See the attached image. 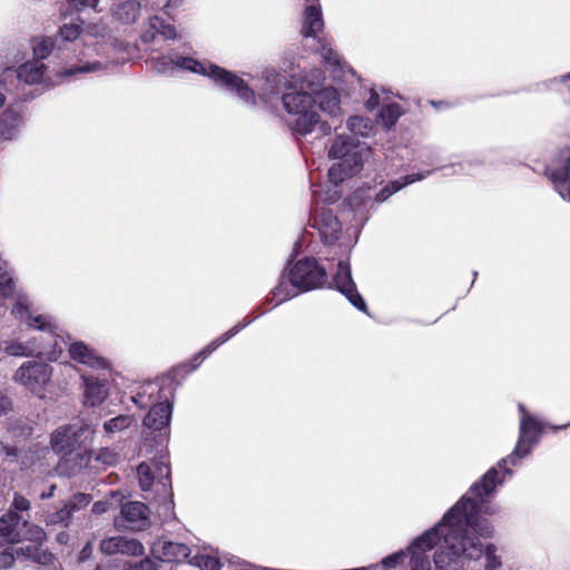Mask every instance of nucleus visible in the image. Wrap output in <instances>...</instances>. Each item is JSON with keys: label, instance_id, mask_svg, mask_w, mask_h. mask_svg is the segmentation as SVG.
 Returning a JSON list of instances; mask_svg holds the SVG:
<instances>
[{"label": "nucleus", "instance_id": "f257e3e1", "mask_svg": "<svg viewBox=\"0 0 570 570\" xmlns=\"http://www.w3.org/2000/svg\"><path fill=\"white\" fill-rule=\"evenodd\" d=\"M492 495L483 493V489L472 492L471 485L434 527L419 535L429 552L435 548L434 570H471L481 558L483 570H502L498 548L492 543L484 546L481 541L493 533V525L482 517L498 512L491 503Z\"/></svg>", "mask_w": 570, "mask_h": 570}, {"label": "nucleus", "instance_id": "f03ea898", "mask_svg": "<svg viewBox=\"0 0 570 570\" xmlns=\"http://www.w3.org/2000/svg\"><path fill=\"white\" fill-rule=\"evenodd\" d=\"M29 297L18 292L16 303L12 307V315L24 322L28 327L40 332L26 342L6 341L4 352L10 356L28 357L33 355L46 356L50 361H57L62 352L63 340L57 334L58 326L52 316L48 314H31Z\"/></svg>", "mask_w": 570, "mask_h": 570}, {"label": "nucleus", "instance_id": "7ed1b4c3", "mask_svg": "<svg viewBox=\"0 0 570 570\" xmlns=\"http://www.w3.org/2000/svg\"><path fill=\"white\" fill-rule=\"evenodd\" d=\"M521 414L519 438L513 451L501 459L497 465L490 468L480 481L472 484V492L483 489L485 494H494L507 479L513 475L511 466L521 464V460L530 455L533 448L540 442L543 425L531 415L522 403L518 405Z\"/></svg>", "mask_w": 570, "mask_h": 570}, {"label": "nucleus", "instance_id": "20e7f679", "mask_svg": "<svg viewBox=\"0 0 570 570\" xmlns=\"http://www.w3.org/2000/svg\"><path fill=\"white\" fill-rule=\"evenodd\" d=\"M151 62L153 67L158 72L163 73L178 67L195 73L207 76L222 88L235 94L244 104L248 106L257 105L254 90L250 89L242 78L216 65L198 61L191 57H181L177 53H171L168 57H153Z\"/></svg>", "mask_w": 570, "mask_h": 570}, {"label": "nucleus", "instance_id": "39448f33", "mask_svg": "<svg viewBox=\"0 0 570 570\" xmlns=\"http://www.w3.org/2000/svg\"><path fill=\"white\" fill-rule=\"evenodd\" d=\"M58 38L65 41H75L80 38V42L83 45V49L78 53L79 63L60 71L58 75L61 77L96 72L106 68L104 62L88 59L92 58L94 53L109 58L110 50L114 49V46L106 41L107 30L101 23L90 24L86 29L76 22L66 23L59 28Z\"/></svg>", "mask_w": 570, "mask_h": 570}, {"label": "nucleus", "instance_id": "423d86ee", "mask_svg": "<svg viewBox=\"0 0 570 570\" xmlns=\"http://www.w3.org/2000/svg\"><path fill=\"white\" fill-rule=\"evenodd\" d=\"M298 90L284 92L282 95L283 108L286 111V125L295 135L306 136L318 129L322 136L332 131L327 121L321 120L315 108V99L306 89H301V80L296 81Z\"/></svg>", "mask_w": 570, "mask_h": 570}, {"label": "nucleus", "instance_id": "0eeeda50", "mask_svg": "<svg viewBox=\"0 0 570 570\" xmlns=\"http://www.w3.org/2000/svg\"><path fill=\"white\" fill-rule=\"evenodd\" d=\"M326 283L325 268L315 259L298 261L287 273L281 276L278 285L273 291L276 305L285 302L299 292H307L322 287Z\"/></svg>", "mask_w": 570, "mask_h": 570}, {"label": "nucleus", "instance_id": "6e6552de", "mask_svg": "<svg viewBox=\"0 0 570 570\" xmlns=\"http://www.w3.org/2000/svg\"><path fill=\"white\" fill-rule=\"evenodd\" d=\"M328 157L336 160L328 169V179L335 186L357 175L363 168L358 144L348 136H337L328 147Z\"/></svg>", "mask_w": 570, "mask_h": 570}, {"label": "nucleus", "instance_id": "1a4fd4ad", "mask_svg": "<svg viewBox=\"0 0 570 570\" xmlns=\"http://www.w3.org/2000/svg\"><path fill=\"white\" fill-rule=\"evenodd\" d=\"M94 434V430L85 423L60 426L51 434V449L57 454H72L77 450L91 445Z\"/></svg>", "mask_w": 570, "mask_h": 570}, {"label": "nucleus", "instance_id": "9d476101", "mask_svg": "<svg viewBox=\"0 0 570 570\" xmlns=\"http://www.w3.org/2000/svg\"><path fill=\"white\" fill-rule=\"evenodd\" d=\"M324 80L322 71L315 69L311 73L301 77V89H306L317 102L318 108L330 118L335 119L342 116L341 99L338 91L333 87L318 89Z\"/></svg>", "mask_w": 570, "mask_h": 570}, {"label": "nucleus", "instance_id": "9b49d317", "mask_svg": "<svg viewBox=\"0 0 570 570\" xmlns=\"http://www.w3.org/2000/svg\"><path fill=\"white\" fill-rule=\"evenodd\" d=\"M546 175L563 200L570 202V147L560 148L546 166Z\"/></svg>", "mask_w": 570, "mask_h": 570}, {"label": "nucleus", "instance_id": "f8f14e48", "mask_svg": "<svg viewBox=\"0 0 570 570\" xmlns=\"http://www.w3.org/2000/svg\"><path fill=\"white\" fill-rule=\"evenodd\" d=\"M0 538L4 542H16L22 539L41 541L45 538V532L39 527H29L26 521L21 523V518L10 510L0 518Z\"/></svg>", "mask_w": 570, "mask_h": 570}, {"label": "nucleus", "instance_id": "ddd939ff", "mask_svg": "<svg viewBox=\"0 0 570 570\" xmlns=\"http://www.w3.org/2000/svg\"><path fill=\"white\" fill-rule=\"evenodd\" d=\"M51 379V367L39 362H24L13 374V381L41 395Z\"/></svg>", "mask_w": 570, "mask_h": 570}, {"label": "nucleus", "instance_id": "4468645a", "mask_svg": "<svg viewBox=\"0 0 570 570\" xmlns=\"http://www.w3.org/2000/svg\"><path fill=\"white\" fill-rule=\"evenodd\" d=\"M149 509L138 501H130L121 504L120 514L115 518L114 525L117 529L141 531L150 525Z\"/></svg>", "mask_w": 570, "mask_h": 570}, {"label": "nucleus", "instance_id": "2eb2a0df", "mask_svg": "<svg viewBox=\"0 0 570 570\" xmlns=\"http://www.w3.org/2000/svg\"><path fill=\"white\" fill-rule=\"evenodd\" d=\"M337 289L350 301V303L358 311L367 312L363 297L356 289V285L352 279L351 268L346 262H340L334 276Z\"/></svg>", "mask_w": 570, "mask_h": 570}, {"label": "nucleus", "instance_id": "dca6fc26", "mask_svg": "<svg viewBox=\"0 0 570 570\" xmlns=\"http://www.w3.org/2000/svg\"><path fill=\"white\" fill-rule=\"evenodd\" d=\"M313 220L323 243L326 245L335 244L342 232V225L332 210L326 208L316 210Z\"/></svg>", "mask_w": 570, "mask_h": 570}, {"label": "nucleus", "instance_id": "f3484780", "mask_svg": "<svg viewBox=\"0 0 570 570\" xmlns=\"http://www.w3.org/2000/svg\"><path fill=\"white\" fill-rule=\"evenodd\" d=\"M151 556L164 562H181L190 556L188 546L160 538L150 548Z\"/></svg>", "mask_w": 570, "mask_h": 570}, {"label": "nucleus", "instance_id": "a211bd4d", "mask_svg": "<svg viewBox=\"0 0 570 570\" xmlns=\"http://www.w3.org/2000/svg\"><path fill=\"white\" fill-rule=\"evenodd\" d=\"M171 405L168 400L154 404L144 419V426L147 430L159 432L161 439L168 436Z\"/></svg>", "mask_w": 570, "mask_h": 570}, {"label": "nucleus", "instance_id": "6ab92c4d", "mask_svg": "<svg viewBox=\"0 0 570 570\" xmlns=\"http://www.w3.org/2000/svg\"><path fill=\"white\" fill-rule=\"evenodd\" d=\"M100 550L102 553L111 554H126V556H142L145 548L142 543L132 538L124 535L108 537L101 540Z\"/></svg>", "mask_w": 570, "mask_h": 570}, {"label": "nucleus", "instance_id": "aec40b11", "mask_svg": "<svg viewBox=\"0 0 570 570\" xmlns=\"http://www.w3.org/2000/svg\"><path fill=\"white\" fill-rule=\"evenodd\" d=\"M169 474V466L165 461H156L151 464L142 462L137 466V478L142 491L150 490L155 478H158L161 485L166 488Z\"/></svg>", "mask_w": 570, "mask_h": 570}, {"label": "nucleus", "instance_id": "412c9836", "mask_svg": "<svg viewBox=\"0 0 570 570\" xmlns=\"http://www.w3.org/2000/svg\"><path fill=\"white\" fill-rule=\"evenodd\" d=\"M287 85L285 76L275 70H266L259 83L256 85L258 99L264 104H271Z\"/></svg>", "mask_w": 570, "mask_h": 570}, {"label": "nucleus", "instance_id": "4be33fe9", "mask_svg": "<svg viewBox=\"0 0 570 570\" xmlns=\"http://www.w3.org/2000/svg\"><path fill=\"white\" fill-rule=\"evenodd\" d=\"M83 382V404L100 405L109 395L108 380L94 375H81Z\"/></svg>", "mask_w": 570, "mask_h": 570}, {"label": "nucleus", "instance_id": "5701e85b", "mask_svg": "<svg viewBox=\"0 0 570 570\" xmlns=\"http://www.w3.org/2000/svg\"><path fill=\"white\" fill-rule=\"evenodd\" d=\"M365 106L368 110L381 108L377 115V124L387 129L392 126V101L387 91L376 88L371 89Z\"/></svg>", "mask_w": 570, "mask_h": 570}, {"label": "nucleus", "instance_id": "b1692460", "mask_svg": "<svg viewBox=\"0 0 570 570\" xmlns=\"http://www.w3.org/2000/svg\"><path fill=\"white\" fill-rule=\"evenodd\" d=\"M68 351L70 357L80 364L87 365L94 370H110L109 362L106 358L97 355L94 350L89 348L82 342L71 343Z\"/></svg>", "mask_w": 570, "mask_h": 570}, {"label": "nucleus", "instance_id": "393cba45", "mask_svg": "<svg viewBox=\"0 0 570 570\" xmlns=\"http://www.w3.org/2000/svg\"><path fill=\"white\" fill-rule=\"evenodd\" d=\"M304 1L306 2V8L304 10L302 35L304 37L317 38L318 32H321L324 27L320 2L318 0Z\"/></svg>", "mask_w": 570, "mask_h": 570}, {"label": "nucleus", "instance_id": "a878e982", "mask_svg": "<svg viewBox=\"0 0 570 570\" xmlns=\"http://www.w3.org/2000/svg\"><path fill=\"white\" fill-rule=\"evenodd\" d=\"M23 119L20 112L7 109L0 114V138L12 140L18 137Z\"/></svg>", "mask_w": 570, "mask_h": 570}, {"label": "nucleus", "instance_id": "bb28decb", "mask_svg": "<svg viewBox=\"0 0 570 570\" xmlns=\"http://www.w3.org/2000/svg\"><path fill=\"white\" fill-rule=\"evenodd\" d=\"M160 392L161 387L158 382H146L139 386L131 400L138 407L145 409L158 402H164Z\"/></svg>", "mask_w": 570, "mask_h": 570}, {"label": "nucleus", "instance_id": "cd10ccee", "mask_svg": "<svg viewBox=\"0 0 570 570\" xmlns=\"http://www.w3.org/2000/svg\"><path fill=\"white\" fill-rule=\"evenodd\" d=\"M252 320H244L239 323H237L235 326H233L229 331L224 333L218 338L210 342L206 347H204L198 355H196L193 360V370L197 368L199 364L209 356L218 346L227 342L229 338L235 336L238 332H240L244 327H246L248 324H250Z\"/></svg>", "mask_w": 570, "mask_h": 570}, {"label": "nucleus", "instance_id": "c85d7f7f", "mask_svg": "<svg viewBox=\"0 0 570 570\" xmlns=\"http://www.w3.org/2000/svg\"><path fill=\"white\" fill-rule=\"evenodd\" d=\"M156 35H160L166 39H175L176 30L171 24L155 16L149 19L148 28L141 33L140 39L142 42L149 43L155 40Z\"/></svg>", "mask_w": 570, "mask_h": 570}, {"label": "nucleus", "instance_id": "c756f323", "mask_svg": "<svg viewBox=\"0 0 570 570\" xmlns=\"http://www.w3.org/2000/svg\"><path fill=\"white\" fill-rule=\"evenodd\" d=\"M45 69L46 66L43 62L33 59L20 65L16 73L20 81L28 85H36L42 81Z\"/></svg>", "mask_w": 570, "mask_h": 570}, {"label": "nucleus", "instance_id": "7c9ffc66", "mask_svg": "<svg viewBox=\"0 0 570 570\" xmlns=\"http://www.w3.org/2000/svg\"><path fill=\"white\" fill-rule=\"evenodd\" d=\"M141 6L135 0H124L117 3L114 8V18L124 23L130 24L137 21L140 16Z\"/></svg>", "mask_w": 570, "mask_h": 570}, {"label": "nucleus", "instance_id": "2f4dec72", "mask_svg": "<svg viewBox=\"0 0 570 570\" xmlns=\"http://www.w3.org/2000/svg\"><path fill=\"white\" fill-rule=\"evenodd\" d=\"M318 42L321 45L322 58L328 66L334 67V78H341L340 75H336V71H340L342 77H344L346 72H352L351 69H345V66L342 63L341 56L330 46V42L321 39H318Z\"/></svg>", "mask_w": 570, "mask_h": 570}, {"label": "nucleus", "instance_id": "473e14b6", "mask_svg": "<svg viewBox=\"0 0 570 570\" xmlns=\"http://www.w3.org/2000/svg\"><path fill=\"white\" fill-rule=\"evenodd\" d=\"M0 294L4 298L16 294L14 279L9 271L8 262L0 256Z\"/></svg>", "mask_w": 570, "mask_h": 570}, {"label": "nucleus", "instance_id": "72a5a7b5", "mask_svg": "<svg viewBox=\"0 0 570 570\" xmlns=\"http://www.w3.org/2000/svg\"><path fill=\"white\" fill-rule=\"evenodd\" d=\"M134 422V417L131 415H118L106 421L102 425L104 432L106 435L111 438L118 432L127 430Z\"/></svg>", "mask_w": 570, "mask_h": 570}, {"label": "nucleus", "instance_id": "f704fd0d", "mask_svg": "<svg viewBox=\"0 0 570 570\" xmlns=\"http://www.w3.org/2000/svg\"><path fill=\"white\" fill-rule=\"evenodd\" d=\"M31 48L35 60L41 61L50 56L52 52L53 43L50 38L36 37L31 40Z\"/></svg>", "mask_w": 570, "mask_h": 570}, {"label": "nucleus", "instance_id": "c9c22d12", "mask_svg": "<svg viewBox=\"0 0 570 570\" xmlns=\"http://www.w3.org/2000/svg\"><path fill=\"white\" fill-rule=\"evenodd\" d=\"M347 128L357 136L366 137L373 130V124L368 118L354 116L347 120Z\"/></svg>", "mask_w": 570, "mask_h": 570}, {"label": "nucleus", "instance_id": "e433bc0d", "mask_svg": "<svg viewBox=\"0 0 570 570\" xmlns=\"http://www.w3.org/2000/svg\"><path fill=\"white\" fill-rule=\"evenodd\" d=\"M189 563L199 568V570H219L220 562L218 558L207 554V553H198L195 554Z\"/></svg>", "mask_w": 570, "mask_h": 570}, {"label": "nucleus", "instance_id": "4c0bfd02", "mask_svg": "<svg viewBox=\"0 0 570 570\" xmlns=\"http://www.w3.org/2000/svg\"><path fill=\"white\" fill-rule=\"evenodd\" d=\"M433 171L434 170H426L424 173H413V174L405 175L399 179H394V185H393L394 194L396 191L401 190L402 188L406 187L407 185H411L413 183L424 179L425 177L431 175Z\"/></svg>", "mask_w": 570, "mask_h": 570}, {"label": "nucleus", "instance_id": "58836bf2", "mask_svg": "<svg viewBox=\"0 0 570 570\" xmlns=\"http://www.w3.org/2000/svg\"><path fill=\"white\" fill-rule=\"evenodd\" d=\"M118 459L119 454L115 450L109 448L100 449L95 454V460L106 466L116 464Z\"/></svg>", "mask_w": 570, "mask_h": 570}, {"label": "nucleus", "instance_id": "ea45409f", "mask_svg": "<svg viewBox=\"0 0 570 570\" xmlns=\"http://www.w3.org/2000/svg\"><path fill=\"white\" fill-rule=\"evenodd\" d=\"M117 501H120V494L116 491H112L110 492V498L108 501H98L94 503L92 512L95 514H102L109 509L110 505Z\"/></svg>", "mask_w": 570, "mask_h": 570}, {"label": "nucleus", "instance_id": "a19ab883", "mask_svg": "<svg viewBox=\"0 0 570 570\" xmlns=\"http://www.w3.org/2000/svg\"><path fill=\"white\" fill-rule=\"evenodd\" d=\"M72 513H73V510L71 509V505L66 503L62 509H60L59 511L51 514L50 522L67 524L68 521L70 520Z\"/></svg>", "mask_w": 570, "mask_h": 570}, {"label": "nucleus", "instance_id": "79ce46f5", "mask_svg": "<svg viewBox=\"0 0 570 570\" xmlns=\"http://www.w3.org/2000/svg\"><path fill=\"white\" fill-rule=\"evenodd\" d=\"M312 196L316 203L324 202V203H334L340 198V195L336 190H327L326 195L323 197L321 193V188L316 186H312Z\"/></svg>", "mask_w": 570, "mask_h": 570}, {"label": "nucleus", "instance_id": "37998d69", "mask_svg": "<svg viewBox=\"0 0 570 570\" xmlns=\"http://www.w3.org/2000/svg\"><path fill=\"white\" fill-rule=\"evenodd\" d=\"M440 155V150L436 147H424L420 155L417 156V159H420L422 163L428 165H433L435 160H438Z\"/></svg>", "mask_w": 570, "mask_h": 570}, {"label": "nucleus", "instance_id": "c03bdc74", "mask_svg": "<svg viewBox=\"0 0 570 570\" xmlns=\"http://www.w3.org/2000/svg\"><path fill=\"white\" fill-rule=\"evenodd\" d=\"M20 550H26L29 557L42 563H47L52 559V556L50 553L40 552L37 548H33L30 544L27 546L26 548H20Z\"/></svg>", "mask_w": 570, "mask_h": 570}, {"label": "nucleus", "instance_id": "a18cd8bd", "mask_svg": "<svg viewBox=\"0 0 570 570\" xmlns=\"http://www.w3.org/2000/svg\"><path fill=\"white\" fill-rule=\"evenodd\" d=\"M126 570H158V567L153 560L145 558L139 562L128 563Z\"/></svg>", "mask_w": 570, "mask_h": 570}, {"label": "nucleus", "instance_id": "49530a36", "mask_svg": "<svg viewBox=\"0 0 570 570\" xmlns=\"http://www.w3.org/2000/svg\"><path fill=\"white\" fill-rule=\"evenodd\" d=\"M89 503H90V498L87 494H82V493L72 497L68 502V504L71 505V509L73 511L85 508Z\"/></svg>", "mask_w": 570, "mask_h": 570}, {"label": "nucleus", "instance_id": "de8ad7c7", "mask_svg": "<svg viewBox=\"0 0 570 570\" xmlns=\"http://www.w3.org/2000/svg\"><path fill=\"white\" fill-rule=\"evenodd\" d=\"M12 509L16 511H28L30 509V502L20 494H14L13 502H12Z\"/></svg>", "mask_w": 570, "mask_h": 570}, {"label": "nucleus", "instance_id": "09e8293b", "mask_svg": "<svg viewBox=\"0 0 570 570\" xmlns=\"http://www.w3.org/2000/svg\"><path fill=\"white\" fill-rule=\"evenodd\" d=\"M11 401L6 395L4 391L0 389V416L6 415L9 411H11Z\"/></svg>", "mask_w": 570, "mask_h": 570}, {"label": "nucleus", "instance_id": "8fccbe9b", "mask_svg": "<svg viewBox=\"0 0 570 570\" xmlns=\"http://www.w3.org/2000/svg\"><path fill=\"white\" fill-rule=\"evenodd\" d=\"M92 549V542L90 541L82 548L78 557L79 568L91 557Z\"/></svg>", "mask_w": 570, "mask_h": 570}, {"label": "nucleus", "instance_id": "3c124183", "mask_svg": "<svg viewBox=\"0 0 570 570\" xmlns=\"http://www.w3.org/2000/svg\"><path fill=\"white\" fill-rule=\"evenodd\" d=\"M394 155H397L402 159L411 160L413 158V151L407 145L394 146Z\"/></svg>", "mask_w": 570, "mask_h": 570}, {"label": "nucleus", "instance_id": "603ef678", "mask_svg": "<svg viewBox=\"0 0 570 570\" xmlns=\"http://www.w3.org/2000/svg\"><path fill=\"white\" fill-rule=\"evenodd\" d=\"M68 1L78 9L86 8V7L96 9L99 0H68Z\"/></svg>", "mask_w": 570, "mask_h": 570}, {"label": "nucleus", "instance_id": "864d4df0", "mask_svg": "<svg viewBox=\"0 0 570 570\" xmlns=\"http://www.w3.org/2000/svg\"><path fill=\"white\" fill-rule=\"evenodd\" d=\"M13 563L12 552L4 551L0 554V569L11 567Z\"/></svg>", "mask_w": 570, "mask_h": 570}, {"label": "nucleus", "instance_id": "5fc2aeb1", "mask_svg": "<svg viewBox=\"0 0 570 570\" xmlns=\"http://www.w3.org/2000/svg\"><path fill=\"white\" fill-rule=\"evenodd\" d=\"M164 508L168 512L167 515H164V521H168L169 519L175 517V514L173 512L174 503L171 500L165 502Z\"/></svg>", "mask_w": 570, "mask_h": 570}, {"label": "nucleus", "instance_id": "6e6d98bb", "mask_svg": "<svg viewBox=\"0 0 570 570\" xmlns=\"http://www.w3.org/2000/svg\"><path fill=\"white\" fill-rule=\"evenodd\" d=\"M362 193H364V194H365V196H364V197H365L366 199H371V198H372V196H373V195H372V193H371V189H367V190H365V191H357V193H355V194L353 195V197L350 199L351 205H353V204L357 203V200L361 198V195H360V194H362Z\"/></svg>", "mask_w": 570, "mask_h": 570}, {"label": "nucleus", "instance_id": "4d7b16f0", "mask_svg": "<svg viewBox=\"0 0 570 570\" xmlns=\"http://www.w3.org/2000/svg\"><path fill=\"white\" fill-rule=\"evenodd\" d=\"M2 450L8 458H12V460L18 458V451L16 448L2 445Z\"/></svg>", "mask_w": 570, "mask_h": 570}, {"label": "nucleus", "instance_id": "13d9d810", "mask_svg": "<svg viewBox=\"0 0 570 570\" xmlns=\"http://www.w3.org/2000/svg\"><path fill=\"white\" fill-rule=\"evenodd\" d=\"M405 112H406V110L403 107H401L400 105L394 102V110H393V114H394V125L396 124L397 119L401 116H403Z\"/></svg>", "mask_w": 570, "mask_h": 570}, {"label": "nucleus", "instance_id": "bf43d9fd", "mask_svg": "<svg viewBox=\"0 0 570 570\" xmlns=\"http://www.w3.org/2000/svg\"><path fill=\"white\" fill-rule=\"evenodd\" d=\"M77 455L79 456V460H80V463L79 465L82 466V465H87L89 462H90V459L92 456V453H77Z\"/></svg>", "mask_w": 570, "mask_h": 570}, {"label": "nucleus", "instance_id": "052dcab7", "mask_svg": "<svg viewBox=\"0 0 570 570\" xmlns=\"http://www.w3.org/2000/svg\"><path fill=\"white\" fill-rule=\"evenodd\" d=\"M389 197H390V191H389V189H387V187H386V188H384V189L381 191V194L375 195V200H376V202H379V203H381V202L386 200Z\"/></svg>", "mask_w": 570, "mask_h": 570}, {"label": "nucleus", "instance_id": "680f3d73", "mask_svg": "<svg viewBox=\"0 0 570 570\" xmlns=\"http://www.w3.org/2000/svg\"><path fill=\"white\" fill-rule=\"evenodd\" d=\"M40 449H41V450H40V453H38V451L36 452V453H37V458H38V459H40V458H42V456H45L46 454H48V453H49V450H48V448H47V446H42V448H40Z\"/></svg>", "mask_w": 570, "mask_h": 570}, {"label": "nucleus", "instance_id": "e2e57ef3", "mask_svg": "<svg viewBox=\"0 0 570 570\" xmlns=\"http://www.w3.org/2000/svg\"><path fill=\"white\" fill-rule=\"evenodd\" d=\"M391 562H392V556H387V557H385V558L383 559V564H384L385 567H389Z\"/></svg>", "mask_w": 570, "mask_h": 570}, {"label": "nucleus", "instance_id": "0e129e2a", "mask_svg": "<svg viewBox=\"0 0 570 570\" xmlns=\"http://www.w3.org/2000/svg\"><path fill=\"white\" fill-rule=\"evenodd\" d=\"M55 488H56L55 485H51L49 493H47V494H45V493H43V494H41V498H42V499L50 498V497L52 495V492H53Z\"/></svg>", "mask_w": 570, "mask_h": 570}, {"label": "nucleus", "instance_id": "69168bd1", "mask_svg": "<svg viewBox=\"0 0 570 570\" xmlns=\"http://www.w3.org/2000/svg\"><path fill=\"white\" fill-rule=\"evenodd\" d=\"M235 570H255L252 566H248V564H244L242 567H239L238 569H235Z\"/></svg>", "mask_w": 570, "mask_h": 570}, {"label": "nucleus", "instance_id": "338daca9", "mask_svg": "<svg viewBox=\"0 0 570 570\" xmlns=\"http://www.w3.org/2000/svg\"><path fill=\"white\" fill-rule=\"evenodd\" d=\"M6 104V96L0 91V108Z\"/></svg>", "mask_w": 570, "mask_h": 570}, {"label": "nucleus", "instance_id": "774afa93", "mask_svg": "<svg viewBox=\"0 0 570 570\" xmlns=\"http://www.w3.org/2000/svg\"><path fill=\"white\" fill-rule=\"evenodd\" d=\"M570 80V72L561 77V81Z\"/></svg>", "mask_w": 570, "mask_h": 570}]
</instances>
